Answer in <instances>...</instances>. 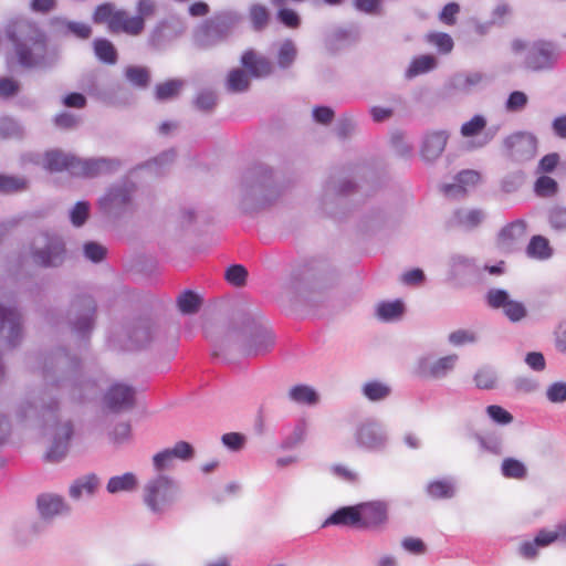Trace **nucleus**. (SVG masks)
I'll return each mask as SVG.
<instances>
[{
    "instance_id": "f257e3e1",
    "label": "nucleus",
    "mask_w": 566,
    "mask_h": 566,
    "mask_svg": "<svg viewBox=\"0 0 566 566\" xmlns=\"http://www.w3.org/2000/svg\"><path fill=\"white\" fill-rule=\"evenodd\" d=\"M31 369L39 374L45 387L39 392L30 391L17 410L22 421L42 420L50 424L51 443L45 452V460L61 462L67 454L74 424L71 419L59 417L60 401L53 391L72 401L82 402L95 397L99 390L98 379L88 377L80 358L65 348L57 347L39 354L31 363Z\"/></svg>"
},
{
    "instance_id": "f03ea898",
    "label": "nucleus",
    "mask_w": 566,
    "mask_h": 566,
    "mask_svg": "<svg viewBox=\"0 0 566 566\" xmlns=\"http://www.w3.org/2000/svg\"><path fill=\"white\" fill-rule=\"evenodd\" d=\"M4 33L21 67L51 69L57 63V53L49 50L48 35L36 22L24 17L12 18Z\"/></svg>"
},
{
    "instance_id": "7ed1b4c3",
    "label": "nucleus",
    "mask_w": 566,
    "mask_h": 566,
    "mask_svg": "<svg viewBox=\"0 0 566 566\" xmlns=\"http://www.w3.org/2000/svg\"><path fill=\"white\" fill-rule=\"evenodd\" d=\"M238 191L240 209L245 213L266 208L281 195L273 170L264 164H254L243 171Z\"/></svg>"
},
{
    "instance_id": "20e7f679",
    "label": "nucleus",
    "mask_w": 566,
    "mask_h": 566,
    "mask_svg": "<svg viewBox=\"0 0 566 566\" xmlns=\"http://www.w3.org/2000/svg\"><path fill=\"white\" fill-rule=\"evenodd\" d=\"M243 17L235 10H220L201 21L193 30V44L210 50L226 42L241 23Z\"/></svg>"
},
{
    "instance_id": "39448f33",
    "label": "nucleus",
    "mask_w": 566,
    "mask_h": 566,
    "mask_svg": "<svg viewBox=\"0 0 566 566\" xmlns=\"http://www.w3.org/2000/svg\"><path fill=\"white\" fill-rule=\"evenodd\" d=\"M247 335V339L241 347L245 356H259L269 352L274 345L273 332L262 324L254 315L241 311L233 316V328L228 335Z\"/></svg>"
},
{
    "instance_id": "423d86ee",
    "label": "nucleus",
    "mask_w": 566,
    "mask_h": 566,
    "mask_svg": "<svg viewBox=\"0 0 566 566\" xmlns=\"http://www.w3.org/2000/svg\"><path fill=\"white\" fill-rule=\"evenodd\" d=\"M180 493L181 489L176 480L158 474L145 484L143 500L153 514L164 515L177 503Z\"/></svg>"
},
{
    "instance_id": "0eeeda50",
    "label": "nucleus",
    "mask_w": 566,
    "mask_h": 566,
    "mask_svg": "<svg viewBox=\"0 0 566 566\" xmlns=\"http://www.w3.org/2000/svg\"><path fill=\"white\" fill-rule=\"evenodd\" d=\"M97 304L88 294L76 295L70 304L66 324L71 333L80 340L87 342L95 327Z\"/></svg>"
},
{
    "instance_id": "6e6552de",
    "label": "nucleus",
    "mask_w": 566,
    "mask_h": 566,
    "mask_svg": "<svg viewBox=\"0 0 566 566\" xmlns=\"http://www.w3.org/2000/svg\"><path fill=\"white\" fill-rule=\"evenodd\" d=\"M30 256L38 266L60 268L67 258L65 241L56 233L41 232L32 240Z\"/></svg>"
},
{
    "instance_id": "1a4fd4ad",
    "label": "nucleus",
    "mask_w": 566,
    "mask_h": 566,
    "mask_svg": "<svg viewBox=\"0 0 566 566\" xmlns=\"http://www.w3.org/2000/svg\"><path fill=\"white\" fill-rule=\"evenodd\" d=\"M135 190L136 186L130 180L112 185L97 201L99 211L108 219H120L133 210Z\"/></svg>"
},
{
    "instance_id": "9d476101",
    "label": "nucleus",
    "mask_w": 566,
    "mask_h": 566,
    "mask_svg": "<svg viewBox=\"0 0 566 566\" xmlns=\"http://www.w3.org/2000/svg\"><path fill=\"white\" fill-rule=\"evenodd\" d=\"M355 440L365 450L382 451L387 447L388 436L380 422L368 419L357 426Z\"/></svg>"
},
{
    "instance_id": "9b49d317",
    "label": "nucleus",
    "mask_w": 566,
    "mask_h": 566,
    "mask_svg": "<svg viewBox=\"0 0 566 566\" xmlns=\"http://www.w3.org/2000/svg\"><path fill=\"white\" fill-rule=\"evenodd\" d=\"M355 190L356 184L353 181L331 176L324 185L322 208L327 214L336 217L337 212L332 206L340 205L345 198L354 193Z\"/></svg>"
},
{
    "instance_id": "f8f14e48",
    "label": "nucleus",
    "mask_w": 566,
    "mask_h": 566,
    "mask_svg": "<svg viewBox=\"0 0 566 566\" xmlns=\"http://www.w3.org/2000/svg\"><path fill=\"white\" fill-rule=\"evenodd\" d=\"M185 30L184 23L179 20L168 19L159 21L149 32L147 45L153 51H163L178 39Z\"/></svg>"
},
{
    "instance_id": "ddd939ff",
    "label": "nucleus",
    "mask_w": 566,
    "mask_h": 566,
    "mask_svg": "<svg viewBox=\"0 0 566 566\" xmlns=\"http://www.w3.org/2000/svg\"><path fill=\"white\" fill-rule=\"evenodd\" d=\"M504 148L507 157L517 163L531 160L537 149L536 137L526 132H517L504 139Z\"/></svg>"
},
{
    "instance_id": "4468645a",
    "label": "nucleus",
    "mask_w": 566,
    "mask_h": 566,
    "mask_svg": "<svg viewBox=\"0 0 566 566\" xmlns=\"http://www.w3.org/2000/svg\"><path fill=\"white\" fill-rule=\"evenodd\" d=\"M560 52L552 42H535L528 50L525 57V65L533 71L552 69L559 59Z\"/></svg>"
},
{
    "instance_id": "2eb2a0df",
    "label": "nucleus",
    "mask_w": 566,
    "mask_h": 566,
    "mask_svg": "<svg viewBox=\"0 0 566 566\" xmlns=\"http://www.w3.org/2000/svg\"><path fill=\"white\" fill-rule=\"evenodd\" d=\"M458 359L455 354L437 359L431 356H422L417 361L416 373L422 378L443 379L454 369Z\"/></svg>"
},
{
    "instance_id": "dca6fc26",
    "label": "nucleus",
    "mask_w": 566,
    "mask_h": 566,
    "mask_svg": "<svg viewBox=\"0 0 566 566\" xmlns=\"http://www.w3.org/2000/svg\"><path fill=\"white\" fill-rule=\"evenodd\" d=\"M154 332L155 325L150 318H136L125 326L127 339L124 345H120V348L127 350L143 348L151 342Z\"/></svg>"
},
{
    "instance_id": "f3484780",
    "label": "nucleus",
    "mask_w": 566,
    "mask_h": 566,
    "mask_svg": "<svg viewBox=\"0 0 566 566\" xmlns=\"http://www.w3.org/2000/svg\"><path fill=\"white\" fill-rule=\"evenodd\" d=\"M555 541L566 543V520L553 531L545 528L538 531L533 541H526L520 545L518 552L525 558H535L538 548L546 547Z\"/></svg>"
},
{
    "instance_id": "a211bd4d",
    "label": "nucleus",
    "mask_w": 566,
    "mask_h": 566,
    "mask_svg": "<svg viewBox=\"0 0 566 566\" xmlns=\"http://www.w3.org/2000/svg\"><path fill=\"white\" fill-rule=\"evenodd\" d=\"M103 405L114 413L127 411L135 405V389L122 382L113 384L104 394Z\"/></svg>"
},
{
    "instance_id": "6ab92c4d",
    "label": "nucleus",
    "mask_w": 566,
    "mask_h": 566,
    "mask_svg": "<svg viewBox=\"0 0 566 566\" xmlns=\"http://www.w3.org/2000/svg\"><path fill=\"white\" fill-rule=\"evenodd\" d=\"M359 528L378 530L388 521V504L384 501H370L357 504Z\"/></svg>"
},
{
    "instance_id": "aec40b11",
    "label": "nucleus",
    "mask_w": 566,
    "mask_h": 566,
    "mask_svg": "<svg viewBox=\"0 0 566 566\" xmlns=\"http://www.w3.org/2000/svg\"><path fill=\"white\" fill-rule=\"evenodd\" d=\"M75 167V176L94 178L117 171L120 167V161L116 158L105 157L90 159L77 158Z\"/></svg>"
},
{
    "instance_id": "412c9836",
    "label": "nucleus",
    "mask_w": 566,
    "mask_h": 566,
    "mask_svg": "<svg viewBox=\"0 0 566 566\" xmlns=\"http://www.w3.org/2000/svg\"><path fill=\"white\" fill-rule=\"evenodd\" d=\"M449 139L447 130L427 132L421 142L420 156L427 163L436 161L443 153Z\"/></svg>"
},
{
    "instance_id": "4be33fe9",
    "label": "nucleus",
    "mask_w": 566,
    "mask_h": 566,
    "mask_svg": "<svg viewBox=\"0 0 566 566\" xmlns=\"http://www.w3.org/2000/svg\"><path fill=\"white\" fill-rule=\"evenodd\" d=\"M241 64L251 76L256 78L268 77L273 72L272 62L268 57L256 54L253 50H248L242 54Z\"/></svg>"
},
{
    "instance_id": "5701e85b",
    "label": "nucleus",
    "mask_w": 566,
    "mask_h": 566,
    "mask_svg": "<svg viewBox=\"0 0 566 566\" xmlns=\"http://www.w3.org/2000/svg\"><path fill=\"white\" fill-rule=\"evenodd\" d=\"M480 181V174L475 170L467 169L455 176V184H446L442 191L447 197L462 198L467 193V188L475 186Z\"/></svg>"
},
{
    "instance_id": "b1692460",
    "label": "nucleus",
    "mask_w": 566,
    "mask_h": 566,
    "mask_svg": "<svg viewBox=\"0 0 566 566\" xmlns=\"http://www.w3.org/2000/svg\"><path fill=\"white\" fill-rule=\"evenodd\" d=\"M36 505L41 517L45 520L70 511L64 499L61 495L52 493L40 494L36 499Z\"/></svg>"
},
{
    "instance_id": "393cba45",
    "label": "nucleus",
    "mask_w": 566,
    "mask_h": 566,
    "mask_svg": "<svg viewBox=\"0 0 566 566\" xmlns=\"http://www.w3.org/2000/svg\"><path fill=\"white\" fill-rule=\"evenodd\" d=\"M485 80V75L481 72H460L452 75L448 81V88L469 94Z\"/></svg>"
},
{
    "instance_id": "a878e982",
    "label": "nucleus",
    "mask_w": 566,
    "mask_h": 566,
    "mask_svg": "<svg viewBox=\"0 0 566 566\" xmlns=\"http://www.w3.org/2000/svg\"><path fill=\"white\" fill-rule=\"evenodd\" d=\"M77 157L65 154L60 150H51L45 154L44 166L50 171H63L66 170L71 175L75 176V164Z\"/></svg>"
},
{
    "instance_id": "bb28decb",
    "label": "nucleus",
    "mask_w": 566,
    "mask_h": 566,
    "mask_svg": "<svg viewBox=\"0 0 566 566\" xmlns=\"http://www.w3.org/2000/svg\"><path fill=\"white\" fill-rule=\"evenodd\" d=\"M359 511L357 505L343 506L332 513L322 524V527L331 525L354 526L359 528Z\"/></svg>"
},
{
    "instance_id": "cd10ccee",
    "label": "nucleus",
    "mask_w": 566,
    "mask_h": 566,
    "mask_svg": "<svg viewBox=\"0 0 566 566\" xmlns=\"http://www.w3.org/2000/svg\"><path fill=\"white\" fill-rule=\"evenodd\" d=\"M427 495L433 500H449L457 494V480L452 476L432 480L426 486Z\"/></svg>"
},
{
    "instance_id": "c85d7f7f",
    "label": "nucleus",
    "mask_w": 566,
    "mask_h": 566,
    "mask_svg": "<svg viewBox=\"0 0 566 566\" xmlns=\"http://www.w3.org/2000/svg\"><path fill=\"white\" fill-rule=\"evenodd\" d=\"M52 24L61 35H73L77 39H88L92 34L90 24L77 21H70L65 18H54Z\"/></svg>"
},
{
    "instance_id": "c756f323",
    "label": "nucleus",
    "mask_w": 566,
    "mask_h": 566,
    "mask_svg": "<svg viewBox=\"0 0 566 566\" xmlns=\"http://www.w3.org/2000/svg\"><path fill=\"white\" fill-rule=\"evenodd\" d=\"M98 484L99 479L94 473L80 476L70 485L69 495L75 501L81 500L83 496H93Z\"/></svg>"
},
{
    "instance_id": "7c9ffc66",
    "label": "nucleus",
    "mask_w": 566,
    "mask_h": 566,
    "mask_svg": "<svg viewBox=\"0 0 566 566\" xmlns=\"http://www.w3.org/2000/svg\"><path fill=\"white\" fill-rule=\"evenodd\" d=\"M484 219V213L479 209H458L448 221L450 227H460L464 230L476 228Z\"/></svg>"
},
{
    "instance_id": "2f4dec72",
    "label": "nucleus",
    "mask_w": 566,
    "mask_h": 566,
    "mask_svg": "<svg viewBox=\"0 0 566 566\" xmlns=\"http://www.w3.org/2000/svg\"><path fill=\"white\" fill-rule=\"evenodd\" d=\"M526 222L523 219H517L507 223L499 232L497 239L501 247L511 248L515 242L523 239L526 233Z\"/></svg>"
},
{
    "instance_id": "473e14b6",
    "label": "nucleus",
    "mask_w": 566,
    "mask_h": 566,
    "mask_svg": "<svg viewBox=\"0 0 566 566\" xmlns=\"http://www.w3.org/2000/svg\"><path fill=\"white\" fill-rule=\"evenodd\" d=\"M449 266L453 277L471 275L479 271V266L473 258L460 253H454L450 256Z\"/></svg>"
},
{
    "instance_id": "72a5a7b5",
    "label": "nucleus",
    "mask_w": 566,
    "mask_h": 566,
    "mask_svg": "<svg viewBox=\"0 0 566 566\" xmlns=\"http://www.w3.org/2000/svg\"><path fill=\"white\" fill-rule=\"evenodd\" d=\"M526 254L531 259L545 261L553 256L554 250L547 238L536 234L531 238L526 247Z\"/></svg>"
},
{
    "instance_id": "f704fd0d",
    "label": "nucleus",
    "mask_w": 566,
    "mask_h": 566,
    "mask_svg": "<svg viewBox=\"0 0 566 566\" xmlns=\"http://www.w3.org/2000/svg\"><path fill=\"white\" fill-rule=\"evenodd\" d=\"M308 424L305 419H298L293 429L281 442L282 450H293L302 444L307 436Z\"/></svg>"
},
{
    "instance_id": "c9c22d12",
    "label": "nucleus",
    "mask_w": 566,
    "mask_h": 566,
    "mask_svg": "<svg viewBox=\"0 0 566 566\" xmlns=\"http://www.w3.org/2000/svg\"><path fill=\"white\" fill-rule=\"evenodd\" d=\"M405 312L403 303L400 300L380 302L376 307V316L381 322H395L401 318Z\"/></svg>"
},
{
    "instance_id": "e433bc0d",
    "label": "nucleus",
    "mask_w": 566,
    "mask_h": 566,
    "mask_svg": "<svg viewBox=\"0 0 566 566\" xmlns=\"http://www.w3.org/2000/svg\"><path fill=\"white\" fill-rule=\"evenodd\" d=\"M137 478L132 472H126L122 475L112 476L106 485V490L111 494L119 492H132L137 488Z\"/></svg>"
},
{
    "instance_id": "4c0bfd02",
    "label": "nucleus",
    "mask_w": 566,
    "mask_h": 566,
    "mask_svg": "<svg viewBox=\"0 0 566 566\" xmlns=\"http://www.w3.org/2000/svg\"><path fill=\"white\" fill-rule=\"evenodd\" d=\"M93 49L96 57L105 64L113 65L118 60L117 51L114 44L104 38H97L93 42Z\"/></svg>"
},
{
    "instance_id": "58836bf2",
    "label": "nucleus",
    "mask_w": 566,
    "mask_h": 566,
    "mask_svg": "<svg viewBox=\"0 0 566 566\" xmlns=\"http://www.w3.org/2000/svg\"><path fill=\"white\" fill-rule=\"evenodd\" d=\"M437 66V59L433 55L424 54L415 57L406 71V77L413 78L420 74L432 71Z\"/></svg>"
},
{
    "instance_id": "ea45409f",
    "label": "nucleus",
    "mask_w": 566,
    "mask_h": 566,
    "mask_svg": "<svg viewBox=\"0 0 566 566\" xmlns=\"http://www.w3.org/2000/svg\"><path fill=\"white\" fill-rule=\"evenodd\" d=\"M290 400L301 405H315L318 401L317 392L307 385H296L289 390Z\"/></svg>"
},
{
    "instance_id": "a19ab883",
    "label": "nucleus",
    "mask_w": 566,
    "mask_h": 566,
    "mask_svg": "<svg viewBox=\"0 0 566 566\" xmlns=\"http://www.w3.org/2000/svg\"><path fill=\"white\" fill-rule=\"evenodd\" d=\"M126 80L137 88H147L150 83V72L145 66L130 65L125 69Z\"/></svg>"
},
{
    "instance_id": "79ce46f5",
    "label": "nucleus",
    "mask_w": 566,
    "mask_h": 566,
    "mask_svg": "<svg viewBox=\"0 0 566 566\" xmlns=\"http://www.w3.org/2000/svg\"><path fill=\"white\" fill-rule=\"evenodd\" d=\"M185 82L179 78L168 80L164 83H159L155 87V98L157 101L171 99L179 95Z\"/></svg>"
},
{
    "instance_id": "37998d69",
    "label": "nucleus",
    "mask_w": 566,
    "mask_h": 566,
    "mask_svg": "<svg viewBox=\"0 0 566 566\" xmlns=\"http://www.w3.org/2000/svg\"><path fill=\"white\" fill-rule=\"evenodd\" d=\"M361 392L370 401H380L390 395L391 388L381 381L371 380L363 385Z\"/></svg>"
},
{
    "instance_id": "c03bdc74",
    "label": "nucleus",
    "mask_w": 566,
    "mask_h": 566,
    "mask_svg": "<svg viewBox=\"0 0 566 566\" xmlns=\"http://www.w3.org/2000/svg\"><path fill=\"white\" fill-rule=\"evenodd\" d=\"M177 305L182 314H195L201 305L200 296L191 290H186L177 297Z\"/></svg>"
},
{
    "instance_id": "a18cd8bd",
    "label": "nucleus",
    "mask_w": 566,
    "mask_h": 566,
    "mask_svg": "<svg viewBox=\"0 0 566 566\" xmlns=\"http://www.w3.org/2000/svg\"><path fill=\"white\" fill-rule=\"evenodd\" d=\"M474 439L480 446L481 451L489 452L492 454H502L503 443L500 436L495 433L480 434L475 433Z\"/></svg>"
},
{
    "instance_id": "49530a36",
    "label": "nucleus",
    "mask_w": 566,
    "mask_h": 566,
    "mask_svg": "<svg viewBox=\"0 0 566 566\" xmlns=\"http://www.w3.org/2000/svg\"><path fill=\"white\" fill-rule=\"evenodd\" d=\"M250 86L248 74L242 69H234L229 72L227 90L232 93L245 92Z\"/></svg>"
},
{
    "instance_id": "de8ad7c7",
    "label": "nucleus",
    "mask_w": 566,
    "mask_h": 566,
    "mask_svg": "<svg viewBox=\"0 0 566 566\" xmlns=\"http://www.w3.org/2000/svg\"><path fill=\"white\" fill-rule=\"evenodd\" d=\"M297 56L296 45L292 40H285L277 52V65L282 70H286L293 65Z\"/></svg>"
},
{
    "instance_id": "09e8293b",
    "label": "nucleus",
    "mask_w": 566,
    "mask_h": 566,
    "mask_svg": "<svg viewBox=\"0 0 566 566\" xmlns=\"http://www.w3.org/2000/svg\"><path fill=\"white\" fill-rule=\"evenodd\" d=\"M549 227L556 232L566 231V207L560 205L552 206L547 212Z\"/></svg>"
},
{
    "instance_id": "8fccbe9b",
    "label": "nucleus",
    "mask_w": 566,
    "mask_h": 566,
    "mask_svg": "<svg viewBox=\"0 0 566 566\" xmlns=\"http://www.w3.org/2000/svg\"><path fill=\"white\" fill-rule=\"evenodd\" d=\"M475 386L479 389L490 390L495 388L497 381L496 371L491 367H482L480 368L474 377Z\"/></svg>"
},
{
    "instance_id": "3c124183",
    "label": "nucleus",
    "mask_w": 566,
    "mask_h": 566,
    "mask_svg": "<svg viewBox=\"0 0 566 566\" xmlns=\"http://www.w3.org/2000/svg\"><path fill=\"white\" fill-rule=\"evenodd\" d=\"M176 158V151L174 149L166 150L159 156L149 160L145 164V167L156 175L164 174L167 166H169Z\"/></svg>"
},
{
    "instance_id": "603ef678",
    "label": "nucleus",
    "mask_w": 566,
    "mask_h": 566,
    "mask_svg": "<svg viewBox=\"0 0 566 566\" xmlns=\"http://www.w3.org/2000/svg\"><path fill=\"white\" fill-rule=\"evenodd\" d=\"M91 205L88 201H77L70 210V221L73 227L81 228L90 217Z\"/></svg>"
},
{
    "instance_id": "864d4df0",
    "label": "nucleus",
    "mask_w": 566,
    "mask_h": 566,
    "mask_svg": "<svg viewBox=\"0 0 566 566\" xmlns=\"http://www.w3.org/2000/svg\"><path fill=\"white\" fill-rule=\"evenodd\" d=\"M534 191L538 197L549 198L557 193L558 184L552 177L541 176L535 181Z\"/></svg>"
},
{
    "instance_id": "5fc2aeb1",
    "label": "nucleus",
    "mask_w": 566,
    "mask_h": 566,
    "mask_svg": "<svg viewBox=\"0 0 566 566\" xmlns=\"http://www.w3.org/2000/svg\"><path fill=\"white\" fill-rule=\"evenodd\" d=\"M193 105L200 112L210 113L217 105V95L212 90H202L196 95Z\"/></svg>"
},
{
    "instance_id": "6e6d98bb",
    "label": "nucleus",
    "mask_w": 566,
    "mask_h": 566,
    "mask_svg": "<svg viewBox=\"0 0 566 566\" xmlns=\"http://www.w3.org/2000/svg\"><path fill=\"white\" fill-rule=\"evenodd\" d=\"M224 277L229 284L241 287L247 283L248 270L241 264H232L226 270Z\"/></svg>"
},
{
    "instance_id": "4d7b16f0",
    "label": "nucleus",
    "mask_w": 566,
    "mask_h": 566,
    "mask_svg": "<svg viewBox=\"0 0 566 566\" xmlns=\"http://www.w3.org/2000/svg\"><path fill=\"white\" fill-rule=\"evenodd\" d=\"M501 470L505 478L522 479L526 475L525 465L521 461L513 458L504 459Z\"/></svg>"
},
{
    "instance_id": "13d9d810",
    "label": "nucleus",
    "mask_w": 566,
    "mask_h": 566,
    "mask_svg": "<svg viewBox=\"0 0 566 566\" xmlns=\"http://www.w3.org/2000/svg\"><path fill=\"white\" fill-rule=\"evenodd\" d=\"M23 135L21 125L11 117L0 118V137L20 138Z\"/></svg>"
},
{
    "instance_id": "bf43d9fd",
    "label": "nucleus",
    "mask_w": 566,
    "mask_h": 566,
    "mask_svg": "<svg viewBox=\"0 0 566 566\" xmlns=\"http://www.w3.org/2000/svg\"><path fill=\"white\" fill-rule=\"evenodd\" d=\"M545 397L552 403L566 402V381L558 380L549 384L545 390Z\"/></svg>"
},
{
    "instance_id": "052dcab7",
    "label": "nucleus",
    "mask_w": 566,
    "mask_h": 566,
    "mask_svg": "<svg viewBox=\"0 0 566 566\" xmlns=\"http://www.w3.org/2000/svg\"><path fill=\"white\" fill-rule=\"evenodd\" d=\"M357 128V122L349 114H344L337 122L335 130L340 139H346L353 136Z\"/></svg>"
},
{
    "instance_id": "680f3d73",
    "label": "nucleus",
    "mask_w": 566,
    "mask_h": 566,
    "mask_svg": "<svg viewBox=\"0 0 566 566\" xmlns=\"http://www.w3.org/2000/svg\"><path fill=\"white\" fill-rule=\"evenodd\" d=\"M486 126V120L482 115H474L469 122L462 124L460 133L463 137L478 136Z\"/></svg>"
},
{
    "instance_id": "e2e57ef3",
    "label": "nucleus",
    "mask_w": 566,
    "mask_h": 566,
    "mask_svg": "<svg viewBox=\"0 0 566 566\" xmlns=\"http://www.w3.org/2000/svg\"><path fill=\"white\" fill-rule=\"evenodd\" d=\"M511 301L507 291L502 289H491L486 293V302L492 308H504Z\"/></svg>"
},
{
    "instance_id": "0e129e2a",
    "label": "nucleus",
    "mask_w": 566,
    "mask_h": 566,
    "mask_svg": "<svg viewBox=\"0 0 566 566\" xmlns=\"http://www.w3.org/2000/svg\"><path fill=\"white\" fill-rule=\"evenodd\" d=\"M250 19L254 30H263L269 21V12L262 4H253L250 8Z\"/></svg>"
},
{
    "instance_id": "69168bd1",
    "label": "nucleus",
    "mask_w": 566,
    "mask_h": 566,
    "mask_svg": "<svg viewBox=\"0 0 566 566\" xmlns=\"http://www.w3.org/2000/svg\"><path fill=\"white\" fill-rule=\"evenodd\" d=\"M166 450H168L175 461H188L192 459L195 454L193 447L187 441H178L174 447L166 448Z\"/></svg>"
},
{
    "instance_id": "338daca9",
    "label": "nucleus",
    "mask_w": 566,
    "mask_h": 566,
    "mask_svg": "<svg viewBox=\"0 0 566 566\" xmlns=\"http://www.w3.org/2000/svg\"><path fill=\"white\" fill-rule=\"evenodd\" d=\"M83 252L87 260L99 263L105 259L107 250L104 245L95 241H90L84 244Z\"/></svg>"
},
{
    "instance_id": "774afa93",
    "label": "nucleus",
    "mask_w": 566,
    "mask_h": 566,
    "mask_svg": "<svg viewBox=\"0 0 566 566\" xmlns=\"http://www.w3.org/2000/svg\"><path fill=\"white\" fill-rule=\"evenodd\" d=\"M505 316L513 323L522 321L527 315V310L522 302L511 301L504 308Z\"/></svg>"
}]
</instances>
